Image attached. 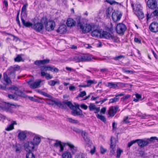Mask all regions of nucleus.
I'll return each instance as SVG.
<instances>
[{"mask_svg":"<svg viewBox=\"0 0 158 158\" xmlns=\"http://www.w3.org/2000/svg\"><path fill=\"white\" fill-rule=\"evenodd\" d=\"M42 64H47L49 62L50 60L48 59H45L43 60H42Z\"/></svg>","mask_w":158,"mask_h":158,"instance_id":"680f3d73","label":"nucleus"},{"mask_svg":"<svg viewBox=\"0 0 158 158\" xmlns=\"http://www.w3.org/2000/svg\"><path fill=\"white\" fill-rule=\"evenodd\" d=\"M81 62L89 61L91 60V57L86 55L80 56Z\"/></svg>","mask_w":158,"mask_h":158,"instance_id":"a878e982","label":"nucleus"},{"mask_svg":"<svg viewBox=\"0 0 158 158\" xmlns=\"http://www.w3.org/2000/svg\"><path fill=\"white\" fill-rule=\"evenodd\" d=\"M119 100V98L117 97H116L115 95V97L113 98H111L109 100V103H114L118 101Z\"/></svg>","mask_w":158,"mask_h":158,"instance_id":"8fccbe9b","label":"nucleus"},{"mask_svg":"<svg viewBox=\"0 0 158 158\" xmlns=\"http://www.w3.org/2000/svg\"><path fill=\"white\" fill-rule=\"evenodd\" d=\"M89 108L90 111H94V113H98L100 111V107H96V106L93 103H90L89 106Z\"/></svg>","mask_w":158,"mask_h":158,"instance_id":"6ab92c4d","label":"nucleus"},{"mask_svg":"<svg viewBox=\"0 0 158 158\" xmlns=\"http://www.w3.org/2000/svg\"><path fill=\"white\" fill-rule=\"evenodd\" d=\"M66 27L64 25H62L60 26L58 29L56 30L58 33L60 34H63L66 32Z\"/></svg>","mask_w":158,"mask_h":158,"instance_id":"5701e85b","label":"nucleus"},{"mask_svg":"<svg viewBox=\"0 0 158 158\" xmlns=\"http://www.w3.org/2000/svg\"><path fill=\"white\" fill-rule=\"evenodd\" d=\"M148 6L152 9H154L156 7L157 3L156 0H148Z\"/></svg>","mask_w":158,"mask_h":158,"instance_id":"a211bd4d","label":"nucleus"},{"mask_svg":"<svg viewBox=\"0 0 158 158\" xmlns=\"http://www.w3.org/2000/svg\"><path fill=\"white\" fill-rule=\"evenodd\" d=\"M41 141V139L38 135H35L33 139V143L35 145L38 144Z\"/></svg>","mask_w":158,"mask_h":158,"instance_id":"c756f323","label":"nucleus"},{"mask_svg":"<svg viewBox=\"0 0 158 158\" xmlns=\"http://www.w3.org/2000/svg\"><path fill=\"white\" fill-rule=\"evenodd\" d=\"M17 106L16 105L10 104L5 102H2L0 103V108L3 110H6L7 111L11 113L13 112L12 108Z\"/></svg>","mask_w":158,"mask_h":158,"instance_id":"7ed1b4c3","label":"nucleus"},{"mask_svg":"<svg viewBox=\"0 0 158 158\" xmlns=\"http://www.w3.org/2000/svg\"><path fill=\"white\" fill-rule=\"evenodd\" d=\"M100 37L102 38H103L112 40L115 39V37L114 36L106 31H103L102 33L101 32V34L100 35Z\"/></svg>","mask_w":158,"mask_h":158,"instance_id":"9d476101","label":"nucleus"},{"mask_svg":"<svg viewBox=\"0 0 158 158\" xmlns=\"http://www.w3.org/2000/svg\"><path fill=\"white\" fill-rule=\"evenodd\" d=\"M75 158H85V157L84 154L79 153L76 155Z\"/></svg>","mask_w":158,"mask_h":158,"instance_id":"6e6d98bb","label":"nucleus"},{"mask_svg":"<svg viewBox=\"0 0 158 158\" xmlns=\"http://www.w3.org/2000/svg\"><path fill=\"white\" fill-rule=\"evenodd\" d=\"M23 56L24 55L23 54L18 55L14 59L15 61L17 62L24 61V59H23L22 58V56Z\"/></svg>","mask_w":158,"mask_h":158,"instance_id":"2f4dec72","label":"nucleus"},{"mask_svg":"<svg viewBox=\"0 0 158 158\" xmlns=\"http://www.w3.org/2000/svg\"><path fill=\"white\" fill-rule=\"evenodd\" d=\"M66 23L68 27H71L74 26L76 24V22L73 19L69 18L67 21Z\"/></svg>","mask_w":158,"mask_h":158,"instance_id":"393cba45","label":"nucleus"},{"mask_svg":"<svg viewBox=\"0 0 158 158\" xmlns=\"http://www.w3.org/2000/svg\"><path fill=\"white\" fill-rule=\"evenodd\" d=\"M123 152V151L122 150H121L120 148H118L117 149V155L116 157L117 158H119L121 154Z\"/></svg>","mask_w":158,"mask_h":158,"instance_id":"09e8293b","label":"nucleus"},{"mask_svg":"<svg viewBox=\"0 0 158 158\" xmlns=\"http://www.w3.org/2000/svg\"><path fill=\"white\" fill-rule=\"evenodd\" d=\"M106 1L107 3L110 4V5H113V4H115L116 3V2L114 0H106Z\"/></svg>","mask_w":158,"mask_h":158,"instance_id":"69168bd1","label":"nucleus"},{"mask_svg":"<svg viewBox=\"0 0 158 158\" xmlns=\"http://www.w3.org/2000/svg\"><path fill=\"white\" fill-rule=\"evenodd\" d=\"M125 56L123 55H120L119 56H116L115 57H113L112 59L117 61L119 60L122 59H124Z\"/></svg>","mask_w":158,"mask_h":158,"instance_id":"c03bdc74","label":"nucleus"},{"mask_svg":"<svg viewBox=\"0 0 158 158\" xmlns=\"http://www.w3.org/2000/svg\"><path fill=\"white\" fill-rule=\"evenodd\" d=\"M136 143L141 148H143L147 145L149 143L148 140H144L143 139H136Z\"/></svg>","mask_w":158,"mask_h":158,"instance_id":"2eb2a0df","label":"nucleus"},{"mask_svg":"<svg viewBox=\"0 0 158 158\" xmlns=\"http://www.w3.org/2000/svg\"><path fill=\"white\" fill-rule=\"evenodd\" d=\"M31 80H30L27 82L29 85L30 87L31 88L35 89L40 87V84L42 81L40 79L38 80L32 84L31 83Z\"/></svg>","mask_w":158,"mask_h":158,"instance_id":"f8f14e48","label":"nucleus"},{"mask_svg":"<svg viewBox=\"0 0 158 158\" xmlns=\"http://www.w3.org/2000/svg\"><path fill=\"white\" fill-rule=\"evenodd\" d=\"M122 16V14L118 11L112 12V17L113 20L114 22H116L120 20Z\"/></svg>","mask_w":158,"mask_h":158,"instance_id":"9b49d317","label":"nucleus"},{"mask_svg":"<svg viewBox=\"0 0 158 158\" xmlns=\"http://www.w3.org/2000/svg\"><path fill=\"white\" fill-rule=\"evenodd\" d=\"M35 144L32 141H28L24 144L25 150L28 152H31L34 148Z\"/></svg>","mask_w":158,"mask_h":158,"instance_id":"0eeeda50","label":"nucleus"},{"mask_svg":"<svg viewBox=\"0 0 158 158\" xmlns=\"http://www.w3.org/2000/svg\"><path fill=\"white\" fill-rule=\"evenodd\" d=\"M53 76L52 75H51L49 73H47L45 76V78L47 80H49L52 78Z\"/></svg>","mask_w":158,"mask_h":158,"instance_id":"0e129e2a","label":"nucleus"},{"mask_svg":"<svg viewBox=\"0 0 158 158\" xmlns=\"http://www.w3.org/2000/svg\"><path fill=\"white\" fill-rule=\"evenodd\" d=\"M66 144L69 146L70 150L72 154H75L76 153L77 151V148L76 147H75L73 144L70 143H67Z\"/></svg>","mask_w":158,"mask_h":158,"instance_id":"4be33fe9","label":"nucleus"},{"mask_svg":"<svg viewBox=\"0 0 158 158\" xmlns=\"http://www.w3.org/2000/svg\"><path fill=\"white\" fill-rule=\"evenodd\" d=\"M113 11V9L112 8L109 7L106 10V14L107 16H110L111 14L112 13Z\"/></svg>","mask_w":158,"mask_h":158,"instance_id":"de8ad7c7","label":"nucleus"},{"mask_svg":"<svg viewBox=\"0 0 158 158\" xmlns=\"http://www.w3.org/2000/svg\"><path fill=\"white\" fill-rule=\"evenodd\" d=\"M46 102L48 105H51L52 106H53L55 104L54 103V101H55L53 100V98L52 99H46Z\"/></svg>","mask_w":158,"mask_h":158,"instance_id":"79ce46f5","label":"nucleus"},{"mask_svg":"<svg viewBox=\"0 0 158 158\" xmlns=\"http://www.w3.org/2000/svg\"><path fill=\"white\" fill-rule=\"evenodd\" d=\"M135 13L139 19H142L144 17V14L142 11V9L135 12Z\"/></svg>","mask_w":158,"mask_h":158,"instance_id":"7c9ffc66","label":"nucleus"},{"mask_svg":"<svg viewBox=\"0 0 158 158\" xmlns=\"http://www.w3.org/2000/svg\"><path fill=\"white\" fill-rule=\"evenodd\" d=\"M52 140L55 142L53 145V146L56 147H59L60 148V152H63L64 150V148L65 146V144H66V143H62L61 141L53 139Z\"/></svg>","mask_w":158,"mask_h":158,"instance_id":"1a4fd4ad","label":"nucleus"},{"mask_svg":"<svg viewBox=\"0 0 158 158\" xmlns=\"http://www.w3.org/2000/svg\"><path fill=\"white\" fill-rule=\"evenodd\" d=\"M15 124H16V123L15 121H13L12 123L7 126V128H6V130L9 131L13 130L14 128V125Z\"/></svg>","mask_w":158,"mask_h":158,"instance_id":"f704fd0d","label":"nucleus"},{"mask_svg":"<svg viewBox=\"0 0 158 158\" xmlns=\"http://www.w3.org/2000/svg\"><path fill=\"white\" fill-rule=\"evenodd\" d=\"M34 64L38 66H40L41 64H42L41 60H37L34 62Z\"/></svg>","mask_w":158,"mask_h":158,"instance_id":"4d7b16f0","label":"nucleus"},{"mask_svg":"<svg viewBox=\"0 0 158 158\" xmlns=\"http://www.w3.org/2000/svg\"><path fill=\"white\" fill-rule=\"evenodd\" d=\"M86 95V93L85 91L81 92L78 95V97H83Z\"/></svg>","mask_w":158,"mask_h":158,"instance_id":"e2e57ef3","label":"nucleus"},{"mask_svg":"<svg viewBox=\"0 0 158 158\" xmlns=\"http://www.w3.org/2000/svg\"><path fill=\"white\" fill-rule=\"evenodd\" d=\"M19 69V66L18 65L15 66L14 67H10L9 69L10 71L14 72L15 73L16 71H18Z\"/></svg>","mask_w":158,"mask_h":158,"instance_id":"ea45409f","label":"nucleus"},{"mask_svg":"<svg viewBox=\"0 0 158 158\" xmlns=\"http://www.w3.org/2000/svg\"><path fill=\"white\" fill-rule=\"evenodd\" d=\"M40 94H42L46 97L49 98L50 99H52L53 98V97L52 96L48 94L47 93H46L44 92L41 91L40 92Z\"/></svg>","mask_w":158,"mask_h":158,"instance_id":"3c124183","label":"nucleus"},{"mask_svg":"<svg viewBox=\"0 0 158 158\" xmlns=\"http://www.w3.org/2000/svg\"><path fill=\"white\" fill-rule=\"evenodd\" d=\"M43 23L41 21L40 22H38L34 24L32 28L35 30L36 31L40 32L42 31L44 28Z\"/></svg>","mask_w":158,"mask_h":158,"instance_id":"ddd939ff","label":"nucleus"},{"mask_svg":"<svg viewBox=\"0 0 158 158\" xmlns=\"http://www.w3.org/2000/svg\"><path fill=\"white\" fill-rule=\"evenodd\" d=\"M118 84L120 85L121 87H124L126 85H128V84L127 83H123L121 82H118Z\"/></svg>","mask_w":158,"mask_h":158,"instance_id":"338daca9","label":"nucleus"},{"mask_svg":"<svg viewBox=\"0 0 158 158\" xmlns=\"http://www.w3.org/2000/svg\"><path fill=\"white\" fill-rule=\"evenodd\" d=\"M67 119L70 123H73L77 124L79 123L78 120L73 119L71 118L67 117Z\"/></svg>","mask_w":158,"mask_h":158,"instance_id":"a18cd8bd","label":"nucleus"},{"mask_svg":"<svg viewBox=\"0 0 158 158\" xmlns=\"http://www.w3.org/2000/svg\"><path fill=\"white\" fill-rule=\"evenodd\" d=\"M24 18H25L23 17H21L22 23L23 26L26 27H32L33 26L32 23L29 22H26L24 19Z\"/></svg>","mask_w":158,"mask_h":158,"instance_id":"bb28decb","label":"nucleus"},{"mask_svg":"<svg viewBox=\"0 0 158 158\" xmlns=\"http://www.w3.org/2000/svg\"><path fill=\"white\" fill-rule=\"evenodd\" d=\"M153 16H158V8L156 9L151 14H150L148 13L146 15L147 18V20H148L149 19L151 18Z\"/></svg>","mask_w":158,"mask_h":158,"instance_id":"b1692460","label":"nucleus"},{"mask_svg":"<svg viewBox=\"0 0 158 158\" xmlns=\"http://www.w3.org/2000/svg\"><path fill=\"white\" fill-rule=\"evenodd\" d=\"M127 29L126 26L123 23L117 24L115 28L117 33L119 34H123Z\"/></svg>","mask_w":158,"mask_h":158,"instance_id":"423d86ee","label":"nucleus"},{"mask_svg":"<svg viewBox=\"0 0 158 158\" xmlns=\"http://www.w3.org/2000/svg\"><path fill=\"white\" fill-rule=\"evenodd\" d=\"M87 86L88 87L90 86L92 84L97 83V82L95 80H89L86 81Z\"/></svg>","mask_w":158,"mask_h":158,"instance_id":"a19ab883","label":"nucleus"},{"mask_svg":"<svg viewBox=\"0 0 158 158\" xmlns=\"http://www.w3.org/2000/svg\"><path fill=\"white\" fill-rule=\"evenodd\" d=\"M41 22L45 24L46 30L48 31H51L54 30L55 26V23L52 20L48 21L46 18H42Z\"/></svg>","mask_w":158,"mask_h":158,"instance_id":"f257e3e1","label":"nucleus"},{"mask_svg":"<svg viewBox=\"0 0 158 158\" xmlns=\"http://www.w3.org/2000/svg\"><path fill=\"white\" fill-rule=\"evenodd\" d=\"M41 71L44 72L47 71L48 70L47 66H43L40 67Z\"/></svg>","mask_w":158,"mask_h":158,"instance_id":"864d4df0","label":"nucleus"},{"mask_svg":"<svg viewBox=\"0 0 158 158\" xmlns=\"http://www.w3.org/2000/svg\"><path fill=\"white\" fill-rule=\"evenodd\" d=\"M106 86L110 88H116L118 86L117 84L113 82H108L106 84Z\"/></svg>","mask_w":158,"mask_h":158,"instance_id":"c9c22d12","label":"nucleus"},{"mask_svg":"<svg viewBox=\"0 0 158 158\" xmlns=\"http://www.w3.org/2000/svg\"><path fill=\"white\" fill-rule=\"evenodd\" d=\"M26 158H35V155L31 152H28L26 155Z\"/></svg>","mask_w":158,"mask_h":158,"instance_id":"49530a36","label":"nucleus"},{"mask_svg":"<svg viewBox=\"0 0 158 158\" xmlns=\"http://www.w3.org/2000/svg\"><path fill=\"white\" fill-rule=\"evenodd\" d=\"M77 26L82 30L84 33L89 32L92 30V26L89 24H85L83 25L80 21L78 22Z\"/></svg>","mask_w":158,"mask_h":158,"instance_id":"39448f33","label":"nucleus"},{"mask_svg":"<svg viewBox=\"0 0 158 158\" xmlns=\"http://www.w3.org/2000/svg\"><path fill=\"white\" fill-rule=\"evenodd\" d=\"M96 116L97 118L102 121L104 123H105L106 122V119L104 116L99 114H96Z\"/></svg>","mask_w":158,"mask_h":158,"instance_id":"37998d69","label":"nucleus"},{"mask_svg":"<svg viewBox=\"0 0 158 158\" xmlns=\"http://www.w3.org/2000/svg\"><path fill=\"white\" fill-rule=\"evenodd\" d=\"M19 133L18 135L19 139L21 140H24L26 138V134L27 133V131H22L20 130H19Z\"/></svg>","mask_w":158,"mask_h":158,"instance_id":"f3484780","label":"nucleus"},{"mask_svg":"<svg viewBox=\"0 0 158 158\" xmlns=\"http://www.w3.org/2000/svg\"><path fill=\"white\" fill-rule=\"evenodd\" d=\"M150 31L153 32H156L158 31V23L154 22L152 23L149 26Z\"/></svg>","mask_w":158,"mask_h":158,"instance_id":"dca6fc26","label":"nucleus"},{"mask_svg":"<svg viewBox=\"0 0 158 158\" xmlns=\"http://www.w3.org/2000/svg\"><path fill=\"white\" fill-rule=\"evenodd\" d=\"M27 6L28 4L27 3H26L23 5L21 10V17H23L24 18H27L26 10Z\"/></svg>","mask_w":158,"mask_h":158,"instance_id":"412c9836","label":"nucleus"},{"mask_svg":"<svg viewBox=\"0 0 158 158\" xmlns=\"http://www.w3.org/2000/svg\"><path fill=\"white\" fill-rule=\"evenodd\" d=\"M63 158H71L72 156L70 152L65 151L62 155Z\"/></svg>","mask_w":158,"mask_h":158,"instance_id":"473e14b6","label":"nucleus"},{"mask_svg":"<svg viewBox=\"0 0 158 158\" xmlns=\"http://www.w3.org/2000/svg\"><path fill=\"white\" fill-rule=\"evenodd\" d=\"M122 71L124 73H133V72L132 71H130L127 69L126 68H123L122 69Z\"/></svg>","mask_w":158,"mask_h":158,"instance_id":"052dcab7","label":"nucleus"},{"mask_svg":"<svg viewBox=\"0 0 158 158\" xmlns=\"http://www.w3.org/2000/svg\"><path fill=\"white\" fill-rule=\"evenodd\" d=\"M118 107L117 106H112L110 107L108 111V117H113L116 113L118 110Z\"/></svg>","mask_w":158,"mask_h":158,"instance_id":"6e6552de","label":"nucleus"},{"mask_svg":"<svg viewBox=\"0 0 158 158\" xmlns=\"http://www.w3.org/2000/svg\"><path fill=\"white\" fill-rule=\"evenodd\" d=\"M9 77L6 73H4L3 74L4 78L5 81L7 84H10L11 83V81L10 80L11 79H14L15 77V73L14 72L10 71L8 74Z\"/></svg>","mask_w":158,"mask_h":158,"instance_id":"20e7f679","label":"nucleus"},{"mask_svg":"<svg viewBox=\"0 0 158 158\" xmlns=\"http://www.w3.org/2000/svg\"><path fill=\"white\" fill-rule=\"evenodd\" d=\"M100 150L101 153L102 154H104L107 151V150L104 148L102 145L100 147Z\"/></svg>","mask_w":158,"mask_h":158,"instance_id":"5fc2aeb1","label":"nucleus"},{"mask_svg":"<svg viewBox=\"0 0 158 158\" xmlns=\"http://www.w3.org/2000/svg\"><path fill=\"white\" fill-rule=\"evenodd\" d=\"M135 95L136 99L134 98L133 101L135 102H137L138 101L139 99L141 98V96L140 94L137 93L135 94Z\"/></svg>","mask_w":158,"mask_h":158,"instance_id":"603ef678","label":"nucleus"},{"mask_svg":"<svg viewBox=\"0 0 158 158\" xmlns=\"http://www.w3.org/2000/svg\"><path fill=\"white\" fill-rule=\"evenodd\" d=\"M131 6L133 8V10L134 11V13L142 9L141 5L139 4H135L134 5V4L132 3L131 4Z\"/></svg>","mask_w":158,"mask_h":158,"instance_id":"c85d7f7f","label":"nucleus"},{"mask_svg":"<svg viewBox=\"0 0 158 158\" xmlns=\"http://www.w3.org/2000/svg\"><path fill=\"white\" fill-rule=\"evenodd\" d=\"M111 143L110 146V153L111 155H113L114 152L116 145V139L114 138H111Z\"/></svg>","mask_w":158,"mask_h":158,"instance_id":"4468645a","label":"nucleus"},{"mask_svg":"<svg viewBox=\"0 0 158 158\" xmlns=\"http://www.w3.org/2000/svg\"><path fill=\"white\" fill-rule=\"evenodd\" d=\"M48 84L50 86H54L56 84L59 85L60 82L58 80L56 81H55L54 80H50L48 81Z\"/></svg>","mask_w":158,"mask_h":158,"instance_id":"4c0bfd02","label":"nucleus"},{"mask_svg":"<svg viewBox=\"0 0 158 158\" xmlns=\"http://www.w3.org/2000/svg\"><path fill=\"white\" fill-rule=\"evenodd\" d=\"M54 103L57 106L60 108H61L62 109L65 108V106L60 101H54Z\"/></svg>","mask_w":158,"mask_h":158,"instance_id":"e433bc0d","label":"nucleus"},{"mask_svg":"<svg viewBox=\"0 0 158 158\" xmlns=\"http://www.w3.org/2000/svg\"><path fill=\"white\" fill-rule=\"evenodd\" d=\"M14 93L19 96L23 97H25L26 95L21 91L19 90V89L16 91H15Z\"/></svg>","mask_w":158,"mask_h":158,"instance_id":"58836bf2","label":"nucleus"},{"mask_svg":"<svg viewBox=\"0 0 158 158\" xmlns=\"http://www.w3.org/2000/svg\"><path fill=\"white\" fill-rule=\"evenodd\" d=\"M63 103L66 105L70 109H72L74 108V106L70 101H65L63 102Z\"/></svg>","mask_w":158,"mask_h":158,"instance_id":"72a5a7b5","label":"nucleus"},{"mask_svg":"<svg viewBox=\"0 0 158 158\" xmlns=\"http://www.w3.org/2000/svg\"><path fill=\"white\" fill-rule=\"evenodd\" d=\"M81 107L82 108L85 110L87 109L88 106L84 104H82L81 105Z\"/></svg>","mask_w":158,"mask_h":158,"instance_id":"774afa93","label":"nucleus"},{"mask_svg":"<svg viewBox=\"0 0 158 158\" xmlns=\"http://www.w3.org/2000/svg\"><path fill=\"white\" fill-rule=\"evenodd\" d=\"M101 34V31L98 29L93 30L91 33V35L93 37H98V36H100Z\"/></svg>","mask_w":158,"mask_h":158,"instance_id":"cd10ccee","label":"nucleus"},{"mask_svg":"<svg viewBox=\"0 0 158 158\" xmlns=\"http://www.w3.org/2000/svg\"><path fill=\"white\" fill-rule=\"evenodd\" d=\"M72 110L71 114L74 116H82L83 115L82 111L81 109L78 110L77 109L74 108Z\"/></svg>","mask_w":158,"mask_h":158,"instance_id":"aec40b11","label":"nucleus"},{"mask_svg":"<svg viewBox=\"0 0 158 158\" xmlns=\"http://www.w3.org/2000/svg\"><path fill=\"white\" fill-rule=\"evenodd\" d=\"M80 56H75L73 58V60L76 62H80Z\"/></svg>","mask_w":158,"mask_h":158,"instance_id":"13d9d810","label":"nucleus"},{"mask_svg":"<svg viewBox=\"0 0 158 158\" xmlns=\"http://www.w3.org/2000/svg\"><path fill=\"white\" fill-rule=\"evenodd\" d=\"M73 131L77 133H82V135L86 143V144L88 147H90L92 144V142L90 140L89 138L88 137V134L85 131H81L79 129L74 128Z\"/></svg>","mask_w":158,"mask_h":158,"instance_id":"f03ea898","label":"nucleus"},{"mask_svg":"<svg viewBox=\"0 0 158 158\" xmlns=\"http://www.w3.org/2000/svg\"><path fill=\"white\" fill-rule=\"evenodd\" d=\"M136 143V139L133 140L129 142L128 143V147H131L133 144Z\"/></svg>","mask_w":158,"mask_h":158,"instance_id":"bf43d9fd","label":"nucleus"}]
</instances>
